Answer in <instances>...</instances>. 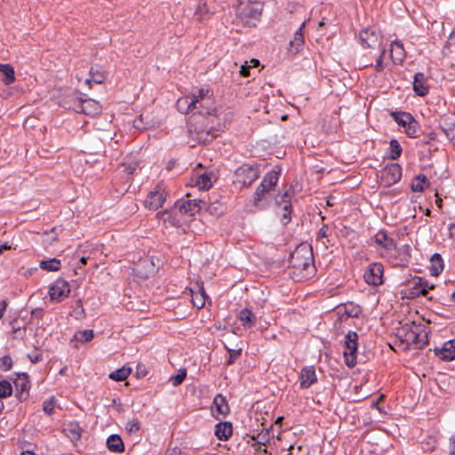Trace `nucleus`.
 <instances>
[{"label":"nucleus","mask_w":455,"mask_h":455,"mask_svg":"<svg viewBox=\"0 0 455 455\" xmlns=\"http://www.w3.org/2000/svg\"><path fill=\"white\" fill-rule=\"evenodd\" d=\"M289 267L298 272L302 278H307L315 271L312 248L307 244H299L291 253Z\"/></svg>","instance_id":"f257e3e1"},{"label":"nucleus","mask_w":455,"mask_h":455,"mask_svg":"<svg viewBox=\"0 0 455 455\" xmlns=\"http://www.w3.org/2000/svg\"><path fill=\"white\" fill-rule=\"evenodd\" d=\"M402 332L403 341L416 349H422L428 343L427 328L423 324L413 323L410 326H403Z\"/></svg>","instance_id":"f03ea898"},{"label":"nucleus","mask_w":455,"mask_h":455,"mask_svg":"<svg viewBox=\"0 0 455 455\" xmlns=\"http://www.w3.org/2000/svg\"><path fill=\"white\" fill-rule=\"evenodd\" d=\"M235 12L241 20L254 26L261 16L262 4L259 0H237Z\"/></svg>","instance_id":"7ed1b4c3"},{"label":"nucleus","mask_w":455,"mask_h":455,"mask_svg":"<svg viewBox=\"0 0 455 455\" xmlns=\"http://www.w3.org/2000/svg\"><path fill=\"white\" fill-rule=\"evenodd\" d=\"M279 175L280 169L275 166L264 176L254 193L253 204L256 207H262L261 202L265 199L266 196L275 187L279 179Z\"/></svg>","instance_id":"20e7f679"},{"label":"nucleus","mask_w":455,"mask_h":455,"mask_svg":"<svg viewBox=\"0 0 455 455\" xmlns=\"http://www.w3.org/2000/svg\"><path fill=\"white\" fill-rule=\"evenodd\" d=\"M212 92L208 89H198L193 92V96L196 97L198 103L195 107V114L201 116H215L217 109L213 107Z\"/></svg>","instance_id":"39448f33"},{"label":"nucleus","mask_w":455,"mask_h":455,"mask_svg":"<svg viewBox=\"0 0 455 455\" xmlns=\"http://www.w3.org/2000/svg\"><path fill=\"white\" fill-rule=\"evenodd\" d=\"M258 165L244 164L239 166L234 173V183L242 187L251 185L259 176Z\"/></svg>","instance_id":"423d86ee"},{"label":"nucleus","mask_w":455,"mask_h":455,"mask_svg":"<svg viewBox=\"0 0 455 455\" xmlns=\"http://www.w3.org/2000/svg\"><path fill=\"white\" fill-rule=\"evenodd\" d=\"M345 349L343 356L346 364L352 368L356 364V353L358 347V335L355 331H349L345 336Z\"/></svg>","instance_id":"0eeeda50"},{"label":"nucleus","mask_w":455,"mask_h":455,"mask_svg":"<svg viewBox=\"0 0 455 455\" xmlns=\"http://www.w3.org/2000/svg\"><path fill=\"white\" fill-rule=\"evenodd\" d=\"M402 178V167L395 163L386 165L380 171V183L385 188H389L397 183Z\"/></svg>","instance_id":"6e6552de"},{"label":"nucleus","mask_w":455,"mask_h":455,"mask_svg":"<svg viewBox=\"0 0 455 455\" xmlns=\"http://www.w3.org/2000/svg\"><path fill=\"white\" fill-rule=\"evenodd\" d=\"M76 113H82L86 116H95L101 111L100 104L95 100L86 98H76L72 106H68Z\"/></svg>","instance_id":"1a4fd4ad"},{"label":"nucleus","mask_w":455,"mask_h":455,"mask_svg":"<svg viewBox=\"0 0 455 455\" xmlns=\"http://www.w3.org/2000/svg\"><path fill=\"white\" fill-rule=\"evenodd\" d=\"M203 205H206V201L202 199L187 201L178 200L174 204V208L178 209L182 214L194 216L196 213L203 210Z\"/></svg>","instance_id":"9d476101"},{"label":"nucleus","mask_w":455,"mask_h":455,"mask_svg":"<svg viewBox=\"0 0 455 455\" xmlns=\"http://www.w3.org/2000/svg\"><path fill=\"white\" fill-rule=\"evenodd\" d=\"M15 396L20 401H26L29 396L30 382L28 373L22 372L17 375L13 381Z\"/></svg>","instance_id":"9b49d317"},{"label":"nucleus","mask_w":455,"mask_h":455,"mask_svg":"<svg viewBox=\"0 0 455 455\" xmlns=\"http://www.w3.org/2000/svg\"><path fill=\"white\" fill-rule=\"evenodd\" d=\"M166 199V194L162 185H157L155 190L149 192L146 200L145 206L149 210L156 211L162 207Z\"/></svg>","instance_id":"f8f14e48"},{"label":"nucleus","mask_w":455,"mask_h":455,"mask_svg":"<svg viewBox=\"0 0 455 455\" xmlns=\"http://www.w3.org/2000/svg\"><path fill=\"white\" fill-rule=\"evenodd\" d=\"M383 266L380 263H371L363 274L364 281L373 286L382 283Z\"/></svg>","instance_id":"ddd939ff"},{"label":"nucleus","mask_w":455,"mask_h":455,"mask_svg":"<svg viewBox=\"0 0 455 455\" xmlns=\"http://www.w3.org/2000/svg\"><path fill=\"white\" fill-rule=\"evenodd\" d=\"M70 293V285L68 282L59 278L49 289V296L52 300H61L68 297Z\"/></svg>","instance_id":"4468645a"},{"label":"nucleus","mask_w":455,"mask_h":455,"mask_svg":"<svg viewBox=\"0 0 455 455\" xmlns=\"http://www.w3.org/2000/svg\"><path fill=\"white\" fill-rule=\"evenodd\" d=\"M198 103L196 97L193 96V92L189 95L180 97L176 101L177 110L181 114H189L195 112V107Z\"/></svg>","instance_id":"2eb2a0df"},{"label":"nucleus","mask_w":455,"mask_h":455,"mask_svg":"<svg viewBox=\"0 0 455 455\" xmlns=\"http://www.w3.org/2000/svg\"><path fill=\"white\" fill-rule=\"evenodd\" d=\"M359 40L363 48H376L379 45V34L371 28L363 29L359 33Z\"/></svg>","instance_id":"dca6fc26"},{"label":"nucleus","mask_w":455,"mask_h":455,"mask_svg":"<svg viewBox=\"0 0 455 455\" xmlns=\"http://www.w3.org/2000/svg\"><path fill=\"white\" fill-rule=\"evenodd\" d=\"M434 352L443 361L455 359V339L444 342L441 347H435Z\"/></svg>","instance_id":"f3484780"},{"label":"nucleus","mask_w":455,"mask_h":455,"mask_svg":"<svg viewBox=\"0 0 455 455\" xmlns=\"http://www.w3.org/2000/svg\"><path fill=\"white\" fill-rule=\"evenodd\" d=\"M305 25V21L300 24L299 28L295 31L293 38L289 43L288 52L292 55H296L304 45L303 29Z\"/></svg>","instance_id":"a211bd4d"},{"label":"nucleus","mask_w":455,"mask_h":455,"mask_svg":"<svg viewBox=\"0 0 455 455\" xmlns=\"http://www.w3.org/2000/svg\"><path fill=\"white\" fill-rule=\"evenodd\" d=\"M439 128L445 134L447 139L455 142V117L443 116L439 121Z\"/></svg>","instance_id":"6ab92c4d"},{"label":"nucleus","mask_w":455,"mask_h":455,"mask_svg":"<svg viewBox=\"0 0 455 455\" xmlns=\"http://www.w3.org/2000/svg\"><path fill=\"white\" fill-rule=\"evenodd\" d=\"M413 91L420 97L426 96L429 92L427 78L422 72H418L414 75Z\"/></svg>","instance_id":"aec40b11"},{"label":"nucleus","mask_w":455,"mask_h":455,"mask_svg":"<svg viewBox=\"0 0 455 455\" xmlns=\"http://www.w3.org/2000/svg\"><path fill=\"white\" fill-rule=\"evenodd\" d=\"M299 379L300 387L304 389L308 388L311 385L315 383L317 381V378L314 366H306L302 368Z\"/></svg>","instance_id":"412c9836"},{"label":"nucleus","mask_w":455,"mask_h":455,"mask_svg":"<svg viewBox=\"0 0 455 455\" xmlns=\"http://www.w3.org/2000/svg\"><path fill=\"white\" fill-rule=\"evenodd\" d=\"M374 241L376 244L381 246L387 251H391L396 249L397 244L395 241L392 237L388 236L387 231L385 230H379L375 235Z\"/></svg>","instance_id":"4be33fe9"},{"label":"nucleus","mask_w":455,"mask_h":455,"mask_svg":"<svg viewBox=\"0 0 455 455\" xmlns=\"http://www.w3.org/2000/svg\"><path fill=\"white\" fill-rule=\"evenodd\" d=\"M413 284L414 286L410 292L411 297H418L419 295L425 296L428 290H433L435 288L434 284H429L428 282L422 277L415 278Z\"/></svg>","instance_id":"5701e85b"},{"label":"nucleus","mask_w":455,"mask_h":455,"mask_svg":"<svg viewBox=\"0 0 455 455\" xmlns=\"http://www.w3.org/2000/svg\"><path fill=\"white\" fill-rule=\"evenodd\" d=\"M197 291L189 289L191 302L193 306L198 309L203 308L205 306L206 299L208 298L204 287L202 285H196Z\"/></svg>","instance_id":"b1692460"},{"label":"nucleus","mask_w":455,"mask_h":455,"mask_svg":"<svg viewBox=\"0 0 455 455\" xmlns=\"http://www.w3.org/2000/svg\"><path fill=\"white\" fill-rule=\"evenodd\" d=\"M63 433L72 443H76L81 438L82 428L78 422L72 421L64 427Z\"/></svg>","instance_id":"393cba45"},{"label":"nucleus","mask_w":455,"mask_h":455,"mask_svg":"<svg viewBox=\"0 0 455 455\" xmlns=\"http://www.w3.org/2000/svg\"><path fill=\"white\" fill-rule=\"evenodd\" d=\"M89 75L90 77L85 80V83L89 85L92 82L98 84H102L106 79V72L103 68L99 65L92 66Z\"/></svg>","instance_id":"a878e982"},{"label":"nucleus","mask_w":455,"mask_h":455,"mask_svg":"<svg viewBox=\"0 0 455 455\" xmlns=\"http://www.w3.org/2000/svg\"><path fill=\"white\" fill-rule=\"evenodd\" d=\"M232 424L230 422H220L215 426V435L219 440L226 441L232 435Z\"/></svg>","instance_id":"bb28decb"},{"label":"nucleus","mask_w":455,"mask_h":455,"mask_svg":"<svg viewBox=\"0 0 455 455\" xmlns=\"http://www.w3.org/2000/svg\"><path fill=\"white\" fill-rule=\"evenodd\" d=\"M390 56L395 64H401L404 59V50L403 44L398 41L392 42L390 45Z\"/></svg>","instance_id":"cd10ccee"},{"label":"nucleus","mask_w":455,"mask_h":455,"mask_svg":"<svg viewBox=\"0 0 455 455\" xmlns=\"http://www.w3.org/2000/svg\"><path fill=\"white\" fill-rule=\"evenodd\" d=\"M238 319L245 328H251L257 321L255 314L248 308H243L238 313Z\"/></svg>","instance_id":"c85d7f7f"},{"label":"nucleus","mask_w":455,"mask_h":455,"mask_svg":"<svg viewBox=\"0 0 455 455\" xmlns=\"http://www.w3.org/2000/svg\"><path fill=\"white\" fill-rule=\"evenodd\" d=\"M107 447L113 452H122L124 450V444L118 435H111L107 439Z\"/></svg>","instance_id":"c756f323"},{"label":"nucleus","mask_w":455,"mask_h":455,"mask_svg":"<svg viewBox=\"0 0 455 455\" xmlns=\"http://www.w3.org/2000/svg\"><path fill=\"white\" fill-rule=\"evenodd\" d=\"M288 197H289L288 192H285L281 196L282 202L284 203V205H283V207L282 209V213H281V222L284 226L287 225L291 221V204L289 202V200H286V198H288Z\"/></svg>","instance_id":"7c9ffc66"},{"label":"nucleus","mask_w":455,"mask_h":455,"mask_svg":"<svg viewBox=\"0 0 455 455\" xmlns=\"http://www.w3.org/2000/svg\"><path fill=\"white\" fill-rule=\"evenodd\" d=\"M430 273L433 276H438L443 270V260L439 253H435L430 259Z\"/></svg>","instance_id":"2f4dec72"},{"label":"nucleus","mask_w":455,"mask_h":455,"mask_svg":"<svg viewBox=\"0 0 455 455\" xmlns=\"http://www.w3.org/2000/svg\"><path fill=\"white\" fill-rule=\"evenodd\" d=\"M429 185V181L426 175L419 174L415 177L411 184V188L413 192H423Z\"/></svg>","instance_id":"473e14b6"},{"label":"nucleus","mask_w":455,"mask_h":455,"mask_svg":"<svg viewBox=\"0 0 455 455\" xmlns=\"http://www.w3.org/2000/svg\"><path fill=\"white\" fill-rule=\"evenodd\" d=\"M0 72L4 75L3 82L9 85L15 81V73L10 64H0Z\"/></svg>","instance_id":"72a5a7b5"},{"label":"nucleus","mask_w":455,"mask_h":455,"mask_svg":"<svg viewBox=\"0 0 455 455\" xmlns=\"http://www.w3.org/2000/svg\"><path fill=\"white\" fill-rule=\"evenodd\" d=\"M213 406L215 407L216 411L221 415H226L229 412L228 403L226 398L221 395H216L213 399Z\"/></svg>","instance_id":"f704fd0d"},{"label":"nucleus","mask_w":455,"mask_h":455,"mask_svg":"<svg viewBox=\"0 0 455 455\" xmlns=\"http://www.w3.org/2000/svg\"><path fill=\"white\" fill-rule=\"evenodd\" d=\"M39 266L44 270L54 272L60 268L61 262L59 259L52 258L49 259L42 260Z\"/></svg>","instance_id":"c9c22d12"},{"label":"nucleus","mask_w":455,"mask_h":455,"mask_svg":"<svg viewBox=\"0 0 455 455\" xmlns=\"http://www.w3.org/2000/svg\"><path fill=\"white\" fill-rule=\"evenodd\" d=\"M390 116L403 129L412 118V116L407 112H391Z\"/></svg>","instance_id":"e433bc0d"},{"label":"nucleus","mask_w":455,"mask_h":455,"mask_svg":"<svg viewBox=\"0 0 455 455\" xmlns=\"http://www.w3.org/2000/svg\"><path fill=\"white\" fill-rule=\"evenodd\" d=\"M131 372V368L123 366L122 368L110 372L109 378L115 381H123L127 379Z\"/></svg>","instance_id":"4c0bfd02"},{"label":"nucleus","mask_w":455,"mask_h":455,"mask_svg":"<svg viewBox=\"0 0 455 455\" xmlns=\"http://www.w3.org/2000/svg\"><path fill=\"white\" fill-rule=\"evenodd\" d=\"M402 147L398 140H391L388 148V157L392 160H396L402 154Z\"/></svg>","instance_id":"58836bf2"},{"label":"nucleus","mask_w":455,"mask_h":455,"mask_svg":"<svg viewBox=\"0 0 455 455\" xmlns=\"http://www.w3.org/2000/svg\"><path fill=\"white\" fill-rule=\"evenodd\" d=\"M404 132L409 137L417 138L419 132V123L412 117L404 128Z\"/></svg>","instance_id":"ea45409f"},{"label":"nucleus","mask_w":455,"mask_h":455,"mask_svg":"<svg viewBox=\"0 0 455 455\" xmlns=\"http://www.w3.org/2000/svg\"><path fill=\"white\" fill-rule=\"evenodd\" d=\"M216 137H217V134L215 133V132L211 131V130H208L205 132L201 131V132H196V140L200 143H204V144L212 141V140Z\"/></svg>","instance_id":"a19ab883"},{"label":"nucleus","mask_w":455,"mask_h":455,"mask_svg":"<svg viewBox=\"0 0 455 455\" xmlns=\"http://www.w3.org/2000/svg\"><path fill=\"white\" fill-rule=\"evenodd\" d=\"M203 209L214 216H220L224 212V206L219 203L209 204L206 202V205H203Z\"/></svg>","instance_id":"79ce46f5"},{"label":"nucleus","mask_w":455,"mask_h":455,"mask_svg":"<svg viewBox=\"0 0 455 455\" xmlns=\"http://www.w3.org/2000/svg\"><path fill=\"white\" fill-rule=\"evenodd\" d=\"M196 184L200 189H209L212 187L211 177L207 173H203L198 176Z\"/></svg>","instance_id":"37998d69"},{"label":"nucleus","mask_w":455,"mask_h":455,"mask_svg":"<svg viewBox=\"0 0 455 455\" xmlns=\"http://www.w3.org/2000/svg\"><path fill=\"white\" fill-rule=\"evenodd\" d=\"M141 427L140 421L137 419L129 420L125 425V429L129 435L137 434Z\"/></svg>","instance_id":"c03bdc74"},{"label":"nucleus","mask_w":455,"mask_h":455,"mask_svg":"<svg viewBox=\"0 0 455 455\" xmlns=\"http://www.w3.org/2000/svg\"><path fill=\"white\" fill-rule=\"evenodd\" d=\"M12 393V387L8 380H0V397L6 398Z\"/></svg>","instance_id":"a18cd8bd"},{"label":"nucleus","mask_w":455,"mask_h":455,"mask_svg":"<svg viewBox=\"0 0 455 455\" xmlns=\"http://www.w3.org/2000/svg\"><path fill=\"white\" fill-rule=\"evenodd\" d=\"M345 313L349 317H357L361 313V308L353 303H348L345 305Z\"/></svg>","instance_id":"49530a36"},{"label":"nucleus","mask_w":455,"mask_h":455,"mask_svg":"<svg viewBox=\"0 0 455 455\" xmlns=\"http://www.w3.org/2000/svg\"><path fill=\"white\" fill-rule=\"evenodd\" d=\"M75 337L81 342H88L93 338V331L92 330H84L78 331Z\"/></svg>","instance_id":"de8ad7c7"},{"label":"nucleus","mask_w":455,"mask_h":455,"mask_svg":"<svg viewBox=\"0 0 455 455\" xmlns=\"http://www.w3.org/2000/svg\"><path fill=\"white\" fill-rule=\"evenodd\" d=\"M55 408V398L54 396L50 397L49 399H46L43 403V410L47 415H52L54 412Z\"/></svg>","instance_id":"09e8293b"},{"label":"nucleus","mask_w":455,"mask_h":455,"mask_svg":"<svg viewBox=\"0 0 455 455\" xmlns=\"http://www.w3.org/2000/svg\"><path fill=\"white\" fill-rule=\"evenodd\" d=\"M187 376L186 370H180L178 374L172 377V382L174 387L180 385Z\"/></svg>","instance_id":"8fccbe9b"},{"label":"nucleus","mask_w":455,"mask_h":455,"mask_svg":"<svg viewBox=\"0 0 455 455\" xmlns=\"http://www.w3.org/2000/svg\"><path fill=\"white\" fill-rule=\"evenodd\" d=\"M242 349H228V359L227 361V363L228 365L233 364L238 357L241 355Z\"/></svg>","instance_id":"3c124183"},{"label":"nucleus","mask_w":455,"mask_h":455,"mask_svg":"<svg viewBox=\"0 0 455 455\" xmlns=\"http://www.w3.org/2000/svg\"><path fill=\"white\" fill-rule=\"evenodd\" d=\"M12 365V359L10 355H4L0 358V368L4 371H9Z\"/></svg>","instance_id":"603ef678"},{"label":"nucleus","mask_w":455,"mask_h":455,"mask_svg":"<svg viewBox=\"0 0 455 455\" xmlns=\"http://www.w3.org/2000/svg\"><path fill=\"white\" fill-rule=\"evenodd\" d=\"M208 13V9L204 4L203 5H199L197 10L196 11V16L198 20H203L205 18V15Z\"/></svg>","instance_id":"864d4df0"},{"label":"nucleus","mask_w":455,"mask_h":455,"mask_svg":"<svg viewBox=\"0 0 455 455\" xmlns=\"http://www.w3.org/2000/svg\"><path fill=\"white\" fill-rule=\"evenodd\" d=\"M137 167H138V163H131V164L124 163V172H125L129 174H133L134 172L136 171Z\"/></svg>","instance_id":"5fc2aeb1"},{"label":"nucleus","mask_w":455,"mask_h":455,"mask_svg":"<svg viewBox=\"0 0 455 455\" xmlns=\"http://www.w3.org/2000/svg\"><path fill=\"white\" fill-rule=\"evenodd\" d=\"M384 54H385V49H382L381 53L379 56V58L377 59L376 64L374 67L376 71L379 72L383 69V56H384Z\"/></svg>","instance_id":"6e6d98bb"},{"label":"nucleus","mask_w":455,"mask_h":455,"mask_svg":"<svg viewBox=\"0 0 455 455\" xmlns=\"http://www.w3.org/2000/svg\"><path fill=\"white\" fill-rule=\"evenodd\" d=\"M328 229V226L326 224H323L317 233V239L327 238Z\"/></svg>","instance_id":"4d7b16f0"},{"label":"nucleus","mask_w":455,"mask_h":455,"mask_svg":"<svg viewBox=\"0 0 455 455\" xmlns=\"http://www.w3.org/2000/svg\"><path fill=\"white\" fill-rule=\"evenodd\" d=\"M28 359L30 360L31 363H39V362L42 361L43 355L41 353H37V354H35V355H28Z\"/></svg>","instance_id":"13d9d810"},{"label":"nucleus","mask_w":455,"mask_h":455,"mask_svg":"<svg viewBox=\"0 0 455 455\" xmlns=\"http://www.w3.org/2000/svg\"><path fill=\"white\" fill-rule=\"evenodd\" d=\"M450 455H455V433L450 437Z\"/></svg>","instance_id":"bf43d9fd"},{"label":"nucleus","mask_w":455,"mask_h":455,"mask_svg":"<svg viewBox=\"0 0 455 455\" xmlns=\"http://www.w3.org/2000/svg\"><path fill=\"white\" fill-rule=\"evenodd\" d=\"M6 307H7V301L6 300L0 301V319L3 317V315L6 310Z\"/></svg>","instance_id":"052dcab7"},{"label":"nucleus","mask_w":455,"mask_h":455,"mask_svg":"<svg viewBox=\"0 0 455 455\" xmlns=\"http://www.w3.org/2000/svg\"><path fill=\"white\" fill-rule=\"evenodd\" d=\"M240 74L246 77V76H250V67H247V66H242L241 67V70H240Z\"/></svg>","instance_id":"680f3d73"},{"label":"nucleus","mask_w":455,"mask_h":455,"mask_svg":"<svg viewBox=\"0 0 455 455\" xmlns=\"http://www.w3.org/2000/svg\"><path fill=\"white\" fill-rule=\"evenodd\" d=\"M10 249H12V246L9 245L8 243H0V254H2L4 251Z\"/></svg>","instance_id":"e2e57ef3"},{"label":"nucleus","mask_w":455,"mask_h":455,"mask_svg":"<svg viewBox=\"0 0 455 455\" xmlns=\"http://www.w3.org/2000/svg\"><path fill=\"white\" fill-rule=\"evenodd\" d=\"M140 368L141 366L139 364L138 367H137V375L139 377H144L146 374H147V371H140Z\"/></svg>","instance_id":"0e129e2a"},{"label":"nucleus","mask_w":455,"mask_h":455,"mask_svg":"<svg viewBox=\"0 0 455 455\" xmlns=\"http://www.w3.org/2000/svg\"><path fill=\"white\" fill-rule=\"evenodd\" d=\"M449 230L451 233V236L455 239V223L450 225Z\"/></svg>","instance_id":"69168bd1"},{"label":"nucleus","mask_w":455,"mask_h":455,"mask_svg":"<svg viewBox=\"0 0 455 455\" xmlns=\"http://www.w3.org/2000/svg\"><path fill=\"white\" fill-rule=\"evenodd\" d=\"M57 228L54 227L52 228L51 230H50V233H52L54 234V235L51 238L52 241L55 240L56 239V236H57Z\"/></svg>","instance_id":"338daca9"},{"label":"nucleus","mask_w":455,"mask_h":455,"mask_svg":"<svg viewBox=\"0 0 455 455\" xmlns=\"http://www.w3.org/2000/svg\"><path fill=\"white\" fill-rule=\"evenodd\" d=\"M87 260H88L87 257L83 256V257L80 258V263L82 265H86L87 264Z\"/></svg>","instance_id":"774afa93"}]
</instances>
